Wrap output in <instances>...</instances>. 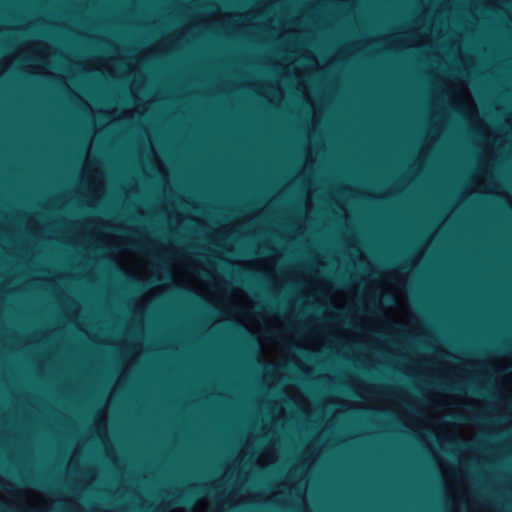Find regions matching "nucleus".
Masks as SVG:
<instances>
[{
	"label": "nucleus",
	"instance_id": "f257e3e1",
	"mask_svg": "<svg viewBox=\"0 0 512 512\" xmlns=\"http://www.w3.org/2000/svg\"><path fill=\"white\" fill-rule=\"evenodd\" d=\"M385 301L391 303L393 302V298L391 296H387L385 297Z\"/></svg>",
	"mask_w": 512,
	"mask_h": 512
},
{
	"label": "nucleus",
	"instance_id": "f03ea898",
	"mask_svg": "<svg viewBox=\"0 0 512 512\" xmlns=\"http://www.w3.org/2000/svg\"><path fill=\"white\" fill-rule=\"evenodd\" d=\"M132 245H133L134 247H136V248H141V246H140L139 244H137V243H134V242H133V243H132Z\"/></svg>",
	"mask_w": 512,
	"mask_h": 512
},
{
	"label": "nucleus",
	"instance_id": "7ed1b4c3",
	"mask_svg": "<svg viewBox=\"0 0 512 512\" xmlns=\"http://www.w3.org/2000/svg\"><path fill=\"white\" fill-rule=\"evenodd\" d=\"M38 485H39L40 487H45V486H46L43 482H39V483H38Z\"/></svg>",
	"mask_w": 512,
	"mask_h": 512
},
{
	"label": "nucleus",
	"instance_id": "20e7f679",
	"mask_svg": "<svg viewBox=\"0 0 512 512\" xmlns=\"http://www.w3.org/2000/svg\"><path fill=\"white\" fill-rule=\"evenodd\" d=\"M452 389H454V390H460V388H459V387H453Z\"/></svg>",
	"mask_w": 512,
	"mask_h": 512
},
{
	"label": "nucleus",
	"instance_id": "39448f33",
	"mask_svg": "<svg viewBox=\"0 0 512 512\" xmlns=\"http://www.w3.org/2000/svg\"><path fill=\"white\" fill-rule=\"evenodd\" d=\"M5 512H14V511H5Z\"/></svg>",
	"mask_w": 512,
	"mask_h": 512
}]
</instances>
